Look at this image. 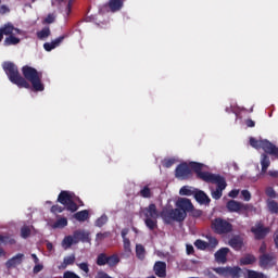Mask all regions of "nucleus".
I'll use <instances>...</instances> for the list:
<instances>
[{
	"mask_svg": "<svg viewBox=\"0 0 278 278\" xmlns=\"http://www.w3.org/2000/svg\"><path fill=\"white\" fill-rule=\"evenodd\" d=\"M2 67L11 84H14L16 87L26 89L31 88L34 92L45 91L42 72H38L35 67L24 65L22 67L23 76L21 75V72H18V66L13 62L7 61L2 64Z\"/></svg>",
	"mask_w": 278,
	"mask_h": 278,
	"instance_id": "nucleus-1",
	"label": "nucleus"
},
{
	"mask_svg": "<svg viewBox=\"0 0 278 278\" xmlns=\"http://www.w3.org/2000/svg\"><path fill=\"white\" fill-rule=\"evenodd\" d=\"M193 173H195L197 179L201 181H205V184H216L217 188L215 191H212V197L215 201H218L223 197V190L227 188V180L225 177L216 174H212L210 172H203V167L205 166L203 163H190Z\"/></svg>",
	"mask_w": 278,
	"mask_h": 278,
	"instance_id": "nucleus-2",
	"label": "nucleus"
},
{
	"mask_svg": "<svg viewBox=\"0 0 278 278\" xmlns=\"http://www.w3.org/2000/svg\"><path fill=\"white\" fill-rule=\"evenodd\" d=\"M144 225L150 231H155L157 229V218H160V213L157 212V206L155 204H149L144 208Z\"/></svg>",
	"mask_w": 278,
	"mask_h": 278,
	"instance_id": "nucleus-3",
	"label": "nucleus"
},
{
	"mask_svg": "<svg viewBox=\"0 0 278 278\" xmlns=\"http://www.w3.org/2000/svg\"><path fill=\"white\" fill-rule=\"evenodd\" d=\"M226 207L230 213L244 214V216H249V212H255L253 204H244L236 200H229L226 203Z\"/></svg>",
	"mask_w": 278,
	"mask_h": 278,
	"instance_id": "nucleus-4",
	"label": "nucleus"
},
{
	"mask_svg": "<svg viewBox=\"0 0 278 278\" xmlns=\"http://www.w3.org/2000/svg\"><path fill=\"white\" fill-rule=\"evenodd\" d=\"M73 197H75V193H72L71 191H61L58 197V202L61 203V205H64L67 212L75 213L79 210V205L76 204Z\"/></svg>",
	"mask_w": 278,
	"mask_h": 278,
	"instance_id": "nucleus-5",
	"label": "nucleus"
},
{
	"mask_svg": "<svg viewBox=\"0 0 278 278\" xmlns=\"http://www.w3.org/2000/svg\"><path fill=\"white\" fill-rule=\"evenodd\" d=\"M211 228L214 231V233H217L218 236L231 233V231H233V225L227 222V219H223L220 217H217L212 220Z\"/></svg>",
	"mask_w": 278,
	"mask_h": 278,
	"instance_id": "nucleus-6",
	"label": "nucleus"
},
{
	"mask_svg": "<svg viewBox=\"0 0 278 278\" xmlns=\"http://www.w3.org/2000/svg\"><path fill=\"white\" fill-rule=\"evenodd\" d=\"M160 216L167 225H170L173 220L184 223V213L179 208H163Z\"/></svg>",
	"mask_w": 278,
	"mask_h": 278,
	"instance_id": "nucleus-7",
	"label": "nucleus"
},
{
	"mask_svg": "<svg viewBox=\"0 0 278 278\" xmlns=\"http://www.w3.org/2000/svg\"><path fill=\"white\" fill-rule=\"evenodd\" d=\"M176 207L180 211V214H182V220H186L190 212H194V205L192 204V201H190V199L188 198L178 199L176 201Z\"/></svg>",
	"mask_w": 278,
	"mask_h": 278,
	"instance_id": "nucleus-8",
	"label": "nucleus"
},
{
	"mask_svg": "<svg viewBox=\"0 0 278 278\" xmlns=\"http://www.w3.org/2000/svg\"><path fill=\"white\" fill-rule=\"evenodd\" d=\"M214 273L219 275L220 277H231V278H240L242 275V268L235 266V267H214Z\"/></svg>",
	"mask_w": 278,
	"mask_h": 278,
	"instance_id": "nucleus-9",
	"label": "nucleus"
},
{
	"mask_svg": "<svg viewBox=\"0 0 278 278\" xmlns=\"http://www.w3.org/2000/svg\"><path fill=\"white\" fill-rule=\"evenodd\" d=\"M199 164V162H190L188 163H181L179 164L175 169V177L176 179H188L190 175H192V166L190 164Z\"/></svg>",
	"mask_w": 278,
	"mask_h": 278,
	"instance_id": "nucleus-10",
	"label": "nucleus"
},
{
	"mask_svg": "<svg viewBox=\"0 0 278 278\" xmlns=\"http://www.w3.org/2000/svg\"><path fill=\"white\" fill-rule=\"evenodd\" d=\"M251 232L254 235L255 240H264L270 233V228L264 227V224L258 223L251 228Z\"/></svg>",
	"mask_w": 278,
	"mask_h": 278,
	"instance_id": "nucleus-11",
	"label": "nucleus"
},
{
	"mask_svg": "<svg viewBox=\"0 0 278 278\" xmlns=\"http://www.w3.org/2000/svg\"><path fill=\"white\" fill-rule=\"evenodd\" d=\"M276 262H275V255L273 254H268V253H264L263 255H261L258 257V265L266 270V268H273V266H275Z\"/></svg>",
	"mask_w": 278,
	"mask_h": 278,
	"instance_id": "nucleus-12",
	"label": "nucleus"
},
{
	"mask_svg": "<svg viewBox=\"0 0 278 278\" xmlns=\"http://www.w3.org/2000/svg\"><path fill=\"white\" fill-rule=\"evenodd\" d=\"M25 260V254L17 253L15 256L9 258L5 262V267L10 270V268H16V266H21L23 264V261Z\"/></svg>",
	"mask_w": 278,
	"mask_h": 278,
	"instance_id": "nucleus-13",
	"label": "nucleus"
},
{
	"mask_svg": "<svg viewBox=\"0 0 278 278\" xmlns=\"http://www.w3.org/2000/svg\"><path fill=\"white\" fill-rule=\"evenodd\" d=\"M74 238L75 244H79V242H90V233L86 230H75Z\"/></svg>",
	"mask_w": 278,
	"mask_h": 278,
	"instance_id": "nucleus-14",
	"label": "nucleus"
},
{
	"mask_svg": "<svg viewBox=\"0 0 278 278\" xmlns=\"http://www.w3.org/2000/svg\"><path fill=\"white\" fill-rule=\"evenodd\" d=\"M153 268L156 277H161V278L166 277V262L157 261L154 263Z\"/></svg>",
	"mask_w": 278,
	"mask_h": 278,
	"instance_id": "nucleus-15",
	"label": "nucleus"
},
{
	"mask_svg": "<svg viewBox=\"0 0 278 278\" xmlns=\"http://www.w3.org/2000/svg\"><path fill=\"white\" fill-rule=\"evenodd\" d=\"M229 254V248H222L215 253V261L217 264H227V255Z\"/></svg>",
	"mask_w": 278,
	"mask_h": 278,
	"instance_id": "nucleus-16",
	"label": "nucleus"
},
{
	"mask_svg": "<svg viewBox=\"0 0 278 278\" xmlns=\"http://www.w3.org/2000/svg\"><path fill=\"white\" fill-rule=\"evenodd\" d=\"M0 30L2 31L3 36H14L15 34H20L21 30L16 27H14V25H12L11 23L4 24Z\"/></svg>",
	"mask_w": 278,
	"mask_h": 278,
	"instance_id": "nucleus-17",
	"label": "nucleus"
},
{
	"mask_svg": "<svg viewBox=\"0 0 278 278\" xmlns=\"http://www.w3.org/2000/svg\"><path fill=\"white\" fill-rule=\"evenodd\" d=\"M194 199L201 205H210V201H211L210 197H207L204 191H201V190L197 191L194 193Z\"/></svg>",
	"mask_w": 278,
	"mask_h": 278,
	"instance_id": "nucleus-18",
	"label": "nucleus"
},
{
	"mask_svg": "<svg viewBox=\"0 0 278 278\" xmlns=\"http://www.w3.org/2000/svg\"><path fill=\"white\" fill-rule=\"evenodd\" d=\"M261 166H262L261 174L266 175V172L270 166V157L266 152L261 155Z\"/></svg>",
	"mask_w": 278,
	"mask_h": 278,
	"instance_id": "nucleus-19",
	"label": "nucleus"
},
{
	"mask_svg": "<svg viewBox=\"0 0 278 278\" xmlns=\"http://www.w3.org/2000/svg\"><path fill=\"white\" fill-rule=\"evenodd\" d=\"M244 244V241L240 236H235L229 240V245L235 249V251H240Z\"/></svg>",
	"mask_w": 278,
	"mask_h": 278,
	"instance_id": "nucleus-20",
	"label": "nucleus"
},
{
	"mask_svg": "<svg viewBox=\"0 0 278 278\" xmlns=\"http://www.w3.org/2000/svg\"><path fill=\"white\" fill-rule=\"evenodd\" d=\"M75 220H78V223H86L88 218H90V212L88 210H83L73 215Z\"/></svg>",
	"mask_w": 278,
	"mask_h": 278,
	"instance_id": "nucleus-21",
	"label": "nucleus"
},
{
	"mask_svg": "<svg viewBox=\"0 0 278 278\" xmlns=\"http://www.w3.org/2000/svg\"><path fill=\"white\" fill-rule=\"evenodd\" d=\"M73 264H75V254L65 256L63 263L59 265V270H66L67 266H73Z\"/></svg>",
	"mask_w": 278,
	"mask_h": 278,
	"instance_id": "nucleus-22",
	"label": "nucleus"
},
{
	"mask_svg": "<svg viewBox=\"0 0 278 278\" xmlns=\"http://www.w3.org/2000/svg\"><path fill=\"white\" fill-rule=\"evenodd\" d=\"M257 258L253 254H245L243 257L240 258L241 266H249L251 264H255Z\"/></svg>",
	"mask_w": 278,
	"mask_h": 278,
	"instance_id": "nucleus-23",
	"label": "nucleus"
},
{
	"mask_svg": "<svg viewBox=\"0 0 278 278\" xmlns=\"http://www.w3.org/2000/svg\"><path fill=\"white\" fill-rule=\"evenodd\" d=\"M118 264H121V257L118 254L106 256V266H110V268H114V266H118Z\"/></svg>",
	"mask_w": 278,
	"mask_h": 278,
	"instance_id": "nucleus-24",
	"label": "nucleus"
},
{
	"mask_svg": "<svg viewBox=\"0 0 278 278\" xmlns=\"http://www.w3.org/2000/svg\"><path fill=\"white\" fill-rule=\"evenodd\" d=\"M123 3H125V0H110L109 8L111 12H118L123 8Z\"/></svg>",
	"mask_w": 278,
	"mask_h": 278,
	"instance_id": "nucleus-25",
	"label": "nucleus"
},
{
	"mask_svg": "<svg viewBox=\"0 0 278 278\" xmlns=\"http://www.w3.org/2000/svg\"><path fill=\"white\" fill-rule=\"evenodd\" d=\"M73 244H76L74 235L64 237V239L62 241V247H63V249H65V251H66V249H71V247H73Z\"/></svg>",
	"mask_w": 278,
	"mask_h": 278,
	"instance_id": "nucleus-26",
	"label": "nucleus"
},
{
	"mask_svg": "<svg viewBox=\"0 0 278 278\" xmlns=\"http://www.w3.org/2000/svg\"><path fill=\"white\" fill-rule=\"evenodd\" d=\"M51 36V28L43 27L41 30L37 31V38L39 40H47Z\"/></svg>",
	"mask_w": 278,
	"mask_h": 278,
	"instance_id": "nucleus-27",
	"label": "nucleus"
},
{
	"mask_svg": "<svg viewBox=\"0 0 278 278\" xmlns=\"http://www.w3.org/2000/svg\"><path fill=\"white\" fill-rule=\"evenodd\" d=\"M68 226V219L66 217H61L52 225L53 229H64Z\"/></svg>",
	"mask_w": 278,
	"mask_h": 278,
	"instance_id": "nucleus-28",
	"label": "nucleus"
},
{
	"mask_svg": "<svg viewBox=\"0 0 278 278\" xmlns=\"http://www.w3.org/2000/svg\"><path fill=\"white\" fill-rule=\"evenodd\" d=\"M0 244H16V240L10 235H0Z\"/></svg>",
	"mask_w": 278,
	"mask_h": 278,
	"instance_id": "nucleus-29",
	"label": "nucleus"
},
{
	"mask_svg": "<svg viewBox=\"0 0 278 278\" xmlns=\"http://www.w3.org/2000/svg\"><path fill=\"white\" fill-rule=\"evenodd\" d=\"M139 197H142V199H151L153 197V192L147 185L139 191Z\"/></svg>",
	"mask_w": 278,
	"mask_h": 278,
	"instance_id": "nucleus-30",
	"label": "nucleus"
},
{
	"mask_svg": "<svg viewBox=\"0 0 278 278\" xmlns=\"http://www.w3.org/2000/svg\"><path fill=\"white\" fill-rule=\"evenodd\" d=\"M136 255L138 260H144L147 255V250L144 249V245L142 244H137L136 245Z\"/></svg>",
	"mask_w": 278,
	"mask_h": 278,
	"instance_id": "nucleus-31",
	"label": "nucleus"
},
{
	"mask_svg": "<svg viewBox=\"0 0 278 278\" xmlns=\"http://www.w3.org/2000/svg\"><path fill=\"white\" fill-rule=\"evenodd\" d=\"M18 42H21V39L15 37L14 35H10L4 39L5 47H11V45H18Z\"/></svg>",
	"mask_w": 278,
	"mask_h": 278,
	"instance_id": "nucleus-32",
	"label": "nucleus"
},
{
	"mask_svg": "<svg viewBox=\"0 0 278 278\" xmlns=\"http://www.w3.org/2000/svg\"><path fill=\"white\" fill-rule=\"evenodd\" d=\"M248 278H270L262 271H256L253 269L248 270Z\"/></svg>",
	"mask_w": 278,
	"mask_h": 278,
	"instance_id": "nucleus-33",
	"label": "nucleus"
},
{
	"mask_svg": "<svg viewBox=\"0 0 278 278\" xmlns=\"http://www.w3.org/2000/svg\"><path fill=\"white\" fill-rule=\"evenodd\" d=\"M96 264L98 266H106L108 265V254L100 253L97 257Z\"/></svg>",
	"mask_w": 278,
	"mask_h": 278,
	"instance_id": "nucleus-34",
	"label": "nucleus"
},
{
	"mask_svg": "<svg viewBox=\"0 0 278 278\" xmlns=\"http://www.w3.org/2000/svg\"><path fill=\"white\" fill-rule=\"evenodd\" d=\"M267 207L271 214H278V202L275 200L267 201Z\"/></svg>",
	"mask_w": 278,
	"mask_h": 278,
	"instance_id": "nucleus-35",
	"label": "nucleus"
},
{
	"mask_svg": "<svg viewBox=\"0 0 278 278\" xmlns=\"http://www.w3.org/2000/svg\"><path fill=\"white\" fill-rule=\"evenodd\" d=\"M194 247L198 248L200 251H205L210 249V244H207L206 241H203L201 239L195 240Z\"/></svg>",
	"mask_w": 278,
	"mask_h": 278,
	"instance_id": "nucleus-36",
	"label": "nucleus"
},
{
	"mask_svg": "<svg viewBox=\"0 0 278 278\" xmlns=\"http://www.w3.org/2000/svg\"><path fill=\"white\" fill-rule=\"evenodd\" d=\"M265 194L269 199H278L277 191H275V188H273V187L265 188Z\"/></svg>",
	"mask_w": 278,
	"mask_h": 278,
	"instance_id": "nucleus-37",
	"label": "nucleus"
},
{
	"mask_svg": "<svg viewBox=\"0 0 278 278\" xmlns=\"http://www.w3.org/2000/svg\"><path fill=\"white\" fill-rule=\"evenodd\" d=\"M29 236H31V228L29 226H23L21 228V237L27 239Z\"/></svg>",
	"mask_w": 278,
	"mask_h": 278,
	"instance_id": "nucleus-38",
	"label": "nucleus"
},
{
	"mask_svg": "<svg viewBox=\"0 0 278 278\" xmlns=\"http://www.w3.org/2000/svg\"><path fill=\"white\" fill-rule=\"evenodd\" d=\"M179 194H181V197H192L193 192L192 189H190V187L184 186L181 187Z\"/></svg>",
	"mask_w": 278,
	"mask_h": 278,
	"instance_id": "nucleus-39",
	"label": "nucleus"
},
{
	"mask_svg": "<svg viewBox=\"0 0 278 278\" xmlns=\"http://www.w3.org/2000/svg\"><path fill=\"white\" fill-rule=\"evenodd\" d=\"M66 210V206H60L58 204L51 206L52 214H62Z\"/></svg>",
	"mask_w": 278,
	"mask_h": 278,
	"instance_id": "nucleus-40",
	"label": "nucleus"
},
{
	"mask_svg": "<svg viewBox=\"0 0 278 278\" xmlns=\"http://www.w3.org/2000/svg\"><path fill=\"white\" fill-rule=\"evenodd\" d=\"M108 223V215H102L96 220V227H103Z\"/></svg>",
	"mask_w": 278,
	"mask_h": 278,
	"instance_id": "nucleus-41",
	"label": "nucleus"
},
{
	"mask_svg": "<svg viewBox=\"0 0 278 278\" xmlns=\"http://www.w3.org/2000/svg\"><path fill=\"white\" fill-rule=\"evenodd\" d=\"M207 244L208 249H216V247H218V239H216L215 237H210Z\"/></svg>",
	"mask_w": 278,
	"mask_h": 278,
	"instance_id": "nucleus-42",
	"label": "nucleus"
},
{
	"mask_svg": "<svg viewBox=\"0 0 278 278\" xmlns=\"http://www.w3.org/2000/svg\"><path fill=\"white\" fill-rule=\"evenodd\" d=\"M42 23L43 25H51V23H55V15L53 13L48 14Z\"/></svg>",
	"mask_w": 278,
	"mask_h": 278,
	"instance_id": "nucleus-43",
	"label": "nucleus"
},
{
	"mask_svg": "<svg viewBox=\"0 0 278 278\" xmlns=\"http://www.w3.org/2000/svg\"><path fill=\"white\" fill-rule=\"evenodd\" d=\"M105 238H110V232H98L96 236L97 242H103Z\"/></svg>",
	"mask_w": 278,
	"mask_h": 278,
	"instance_id": "nucleus-44",
	"label": "nucleus"
},
{
	"mask_svg": "<svg viewBox=\"0 0 278 278\" xmlns=\"http://www.w3.org/2000/svg\"><path fill=\"white\" fill-rule=\"evenodd\" d=\"M123 242L125 253H131V241L129 239H124Z\"/></svg>",
	"mask_w": 278,
	"mask_h": 278,
	"instance_id": "nucleus-45",
	"label": "nucleus"
},
{
	"mask_svg": "<svg viewBox=\"0 0 278 278\" xmlns=\"http://www.w3.org/2000/svg\"><path fill=\"white\" fill-rule=\"evenodd\" d=\"M175 164V159H165L163 161L164 168H170Z\"/></svg>",
	"mask_w": 278,
	"mask_h": 278,
	"instance_id": "nucleus-46",
	"label": "nucleus"
},
{
	"mask_svg": "<svg viewBox=\"0 0 278 278\" xmlns=\"http://www.w3.org/2000/svg\"><path fill=\"white\" fill-rule=\"evenodd\" d=\"M43 49L46 51H53V49H55V45L52 42H46L43 43Z\"/></svg>",
	"mask_w": 278,
	"mask_h": 278,
	"instance_id": "nucleus-47",
	"label": "nucleus"
},
{
	"mask_svg": "<svg viewBox=\"0 0 278 278\" xmlns=\"http://www.w3.org/2000/svg\"><path fill=\"white\" fill-rule=\"evenodd\" d=\"M78 268H80V270H83L84 273H90V268L88 266V263L78 264Z\"/></svg>",
	"mask_w": 278,
	"mask_h": 278,
	"instance_id": "nucleus-48",
	"label": "nucleus"
},
{
	"mask_svg": "<svg viewBox=\"0 0 278 278\" xmlns=\"http://www.w3.org/2000/svg\"><path fill=\"white\" fill-rule=\"evenodd\" d=\"M240 194V190L238 189H232L229 193L228 197H230V199H238V195Z\"/></svg>",
	"mask_w": 278,
	"mask_h": 278,
	"instance_id": "nucleus-49",
	"label": "nucleus"
},
{
	"mask_svg": "<svg viewBox=\"0 0 278 278\" xmlns=\"http://www.w3.org/2000/svg\"><path fill=\"white\" fill-rule=\"evenodd\" d=\"M241 195L243 197L244 201H251V192L249 190H242Z\"/></svg>",
	"mask_w": 278,
	"mask_h": 278,
	"instance_id": "nucleus-50",
	"label": "nucleus"
},
{
	"mask_svg": "<svg viewBox=\"0 0 278 278\" xmlns=\"http://www.w3.org/2000/svg\"><path fill=\"white\" fill-rule=\"evenodd\" d=\"M64 41V36H60L59 38L54 39L52 43L54 45L55 48L60 47L62 42Z\"/></svg>",
	"mask_w": 278,
	"mask_h": 278,
	"instance_id": "nucleus-51",
	"label": "nucleus"
},
{
	"mask_svg": "<svg viewBox=\"0 0 278 278\" xmlns=\"http://www.w3.org/2000/svg\"><path fill=\"white\" fill-rule=\"evenodd\" d=\"M42 268H45V266H42V264H36L33 271L35 275H38V273H40L42 270Z\"/></svg>",
	"mask_w": 278,
	"mask_h": 278,
	"instance_id": "nucleus-52",
	"label": "nucleus"
},
{
	"mask_svg": "<svg viewBox=\"0 0 278 278\" xmlns=\"http://www.w3.org/2000/svg\"><path fill=\"white\" fill-rule=\"evenodd\" d=\"M190 213L192 214V216H193L194 218H199V217H201V216L203 215V212H202V211H199V210H194V206H193V211L190 212Z\"/></svg>",
	"mask_w": 278,
	"mask_h": 278,
	"instance_id": "nucleus-53",
	"label": "nucleus"
},
{
	"mask_svg": "<svg viewBox=\"0 0 278 278\" xmlns=\"http://www.w3.org/2000/svg\"><path fill=\"white\" fill-rule=\"evenodd\" d=\"M186 251H187V255H192L194 254V247L187 244Z\"/></svg>",
	"mask_w": 278,
	"mask_h": 278,
	"instance_id": "nucleus-54",
	"label": "nucleus"
},
{
	"mask_svg": "<svg viewBox=\"0 0 278 278\" xmlns=\"http://www.w3.org/2000/svg\"><path fill=\"white\" fill-rule=\"evenodd\" d=\"M73 200H74V203L76 202L80 207H84V201H81L79 197L73 195Z\"/></svg>",
	"mask_w": 278,
	"mask_h": 278,
	"instance_id": "nucleus-55",
	"label": "nucleus"
},
{
	"mask_svg": "<svg viewBox=\"0 0 278 278\" xmlns=\"http://www.w3.org/2000/svg\"><path fill=\"white\" fill-rule=\"evenodd\" d=\"M245 125L247 127H255V121L249 118V119H245Z\"/></svg>",
	"mask_w": 278,
	"mask_h": 278,
	"instance_id": "nucleus-56",
	"label": "nucleus"
},
{
	"mask_svg": "<svg viewBox=\"0 0 278 278\" xmlns=\"http://www.w3.org/2000/svg\"><path fill=\"white\" fill-rule=\"evenodd\" d=\"M268 175H269V177H273L274 179H278V170H269Z\"/></svg>",
	"mask_w": 278,
	"mask_h": 278,
	"instance_id": "nucleus-57",
	"label": "nucleus"
},
{
	"mask_svg": "<svg viewBox=\"0 0 278 278\" xmlns=\"http://www.w3.org/2000/svg\"><path fill=\"white\" fill-rule=\"evenodd\" d=\"M0 12H1V14H5V12H10V9L5 5H1L0 7Z\"/></svg>",
	"mask_w": 278,
	"mask_h": 278,
	"instance_id": "nucleus-58",
	"label": "nucleus"
},
{
	"mask_svg": "<svg viewBox=\"0 0 278 278\" xmlns=\"http://www.w3.org/2000/svg\"><path fill=\"white\" fill-rule=\"evenodd\" d=\"M46 248H47V250L50 251V252L53 251V243H51V242L48 241V242L46 243Z\"/></svg>",
	"mask_w": 278,
	"mask_h": 278,
	"instance_id": "nucleus-59",
	"label": "nucleus"
},
{
	"mask_svg": "<svg viewBox=\"0 0 278 278\" xmlns=\"http://www.w3.org/2000/svg\"><path fill=\"white\" fill-rule=\"evenodd\" d=\"M31 258L34 260L35 264L40 263V260L38 258V256L36 254H31Z\"/></svg>",
	"mask_w": 278,
	"mask_h": 278,
	"instance_id": "nucleus-60",
	"label": "nucleus"
},
{
	"mask_svg": "<svg viewBox=\"0 0 278 278\" xmlns=\"http://www.w3.org/2000/svg\"><path fill=\"white\" fill-rule=\"evenodd\" d=\"M260 253H266V244L263 243L260 248Z\"/></svg>",
	"mask_w": 278,
	"mask_h": 278,
	"instance_id": "nucleus-61",
	"label": "nucleus"
},
{
	"mask_svg": "<svg viewBox=\"0 0 278 278\" xmlns=\"http://www.w3.org/2000/svg\"><path fill=\"white\" fill-rule=\"evenodd\" d=\"M122 238L123 240H129V238H127V231L125 230L122 231Z\"/></svg>",
	"mask_w": 278,
	"mask_h": 278,
	"instance_id": "nucleus-62",
	"label": "nucleus"
},
{
	"mask_svg": "<svg viewBox=\"0 0 278 278\" xmlns=\"http://www.w3.org/2000/svg\"><path fill=\"white\" fill-rule=\"evenodd\" d=\"M207 277L208 278H218L216 275H214V273H212V271H208L207 273Z\"/></svg>",
	"mask_w": 278,
	"mask_h": 278,
	"instance_id": "nucleus-63",
	"label": "nucleus"
},
{
	"mask_svg": "<svg viewBox=\"0 0 278 278\" xmlns=\"http://www.w3.org/2000/svg\"><path fill=\"white\" fill-rule=\"evenodd\" d=\"M3 255H5V250H3V248H0V257H3Z\"/></svg>",
	"mask_w": 278,
	"mask_h": 278,
	"instance_id": "nucleus-64",
	"label": "nucleus"
}]
</instances>
